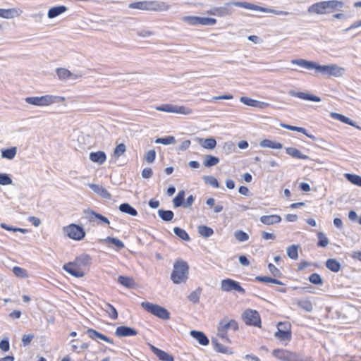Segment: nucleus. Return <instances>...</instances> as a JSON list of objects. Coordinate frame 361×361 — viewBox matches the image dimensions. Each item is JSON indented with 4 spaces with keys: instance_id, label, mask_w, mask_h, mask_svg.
I'll return each mask as SVG.
<instances>
[{
    "instance_id": "nucleus-1",
    "label": "nucleus",
    "mask_w": 361,
    "mask_h": 361,
    "mask_svg": "<svg viewBox=\"0 0 361 361\" xmlns=\"http://www.w3.org/2000/svg\"><path fill=\"white\" fill-rule=\"evenodd\" d=\"M291 63L298 65L307 70L314 69L317 72L328 76L339 77L341 76L344 72V68L338 67L336 64L322 66L316 62L302 59H293L291 60Z\"/></svg>"
},
{
    "instance_id": "nucleus-2",
    "label": "nucleus",
    "mask_w": 361,
    "mask_h": 361,
    "mask_svg": "<svg viewBox=\"0 0 361 361\" xmlns=\"http://www.w3.org/2000/svg\"><path fill=\"white\" fill-rule=\"evenodd\" d=\"M92 258L87 254L77 257L73 262L63 265V269L76 278H81L85 275V269L91 263Z\"/></svg>"
},
{
    "instance_id": "nucleus-3",
    "label": "nucleus",
    "mask_w": 361,
    "mask_h": 361,
    "mask_svg": "<svg viewBox=\"0 0 361 361\" xmlns=\"http://www.w3.org/2000/svg\"><path fill=\"white\" fill-rule=\"evenodd\" d=\"M189 267L188 263L183 259H178L173 264V270L171 275V281L179 284L185 283L188 278Z\"/></svg>"
},
{
    "instance_id": "nucleus-4",
    "label": "nucleus",
    "mask_w": 361,
    "mask_h": 361,
    "mask_svg": "<svg viewBox=\"0 0 361 361\" xmlns=\"http://www.w3.org/2000/svg\"><path fill=\"white\" fill-rule=\"evenodd\" d=\"M65 100V97L46 94L40 97H28L25 99L27 104L37 106H47L54 104L61 103Z\"/></svg>"
},
{
    "instance_id": "nucleus-5",
    "label": "nucleus",
    "mask_w": 361,
    "mask_h": 361,
    "mask_svg": "<svg viewBox=\"0 0 361 361\" xmlns=\"http://www.w3.org/2000/svg\"><path fill=\"white\" fill-rule=\"evenodd\" d=\"M247 4L245 1H230L226 2L222 6L213 7L207 11V14L210 16H215L218 17H225L227 16L232 15L233 9L232 6L244 8V6Z\"/></svg>"
},
{
    "instance_id": "nucleus-6",
    "label": "nucleus",
    "mask_w": 361,
    "mask_h": 361,
    "mask_svg": "<svg viewBox=\"0 0 361 361\" xmlns=\"http://www.w3.org/2000/svg\"><path fill=\"white\" fill-rule=\"evenodd\" d=\"M141 307L147 312L159 319L167 320L170 319L169 312L164 307L149 302H142Z\"/></svg>"
},
{
    "instance_id": "nucleus-7",
    "label": "nucleus",
    "mask_w": 361,
    "mask_h": 361,
    "mask_svg": "<svg viewBox=\"0 0 361 361\" xmlns=\"http://www.w3.org/2000/svg\"><path fill=\"white\" fill-rule=\"evenodd\" d=\"M218 336L221 338L228 341L227 332L230 330L237 331L238 330V324L234 319L226 321L225 319H221L218 324Z\"/></svg>"
},
{
    "instance_id": "nucleus-8",
    "label": "nucleus",
    "mask_w": 361,
    "mask_h": 361,
    "mask_svg": "<svg viewBox=\"0 0 361 361\" xmlns=\"http://www.w3.org/2000/svg\"><path fill=\"white\" fill-rule=\"evenodd\" d=\"M242 319L249 326H261V318L257 310L252 309L245 310L242 314Z\"/></svg>"
},
{
    "instance_id": "nucleus-9",
    "label": "nucleus",
    "mask_w": 361,
    "mask_h": 361,
    "mask_svg": "<svg viewBox=\"0 0 361 361\" xmlns=\"http://www.w3.org/2000/svg\"><path fill=\"white\" fill-rule=\"evenodd\" d=\"M273 355L282 361H305L300 355L284 349L274 350Z\"/></svg>"
},
{
    "instance_id": "nucleus-10",
    "label": "nucleus",
    "mask_w": 361,
    "mask_h": 361,
    "mask_svg": "<svg viewBox=\"0 0 361 361\" xmlns=\"http://www.w3.org/2000/svg\"><path fill=\"white\" fill-rule=\"evenodd\" d=\"M63 231L70 238L75 240H80L85 236V231L83 228L75 224L64 227Z\"/></svg>"
},
{
    "instance_id": "nucleus-11",
    "label": "nucleus",
    "mask_w": 361,
    "mask_h": 361,
    "mask_svg": "<svg viewBox=\"0 0 361 361\" xmlns=\"http://www.w3.org/2000/svg\"><path fill=\"white\" fill-rule=\"evenodd\" d=\"M221 289L224 292L236 291L243 295L245 294V290L240 283L231 279H223L221 281Z\"/></svg>"
},
{
    "instance_id": "nucleus-12",
    "label": "nucleus",
    "mask_w": 361,
    "mask_h": 361,
    "mask_svg": "<svg viewBox=\"0 0 361 361\" xmlns=\"http://www.w3.org/2000/svg\"><path fill=\"white\" fill-rule=\"evenodd\" d=\"M290 324L280 322L277 324V331L274 336L280 341H290L291 339Z\"/></svg>"
},
{
    "instance_id": "nucleus-13",
    "label": "nucleus",
    "mask_w": 361,
    "mask_h": 361,
    "mask_svg": "<svg viewBox=\"0 0 361 361\" xmlns=\"http://www.w3.org/2000/svg\"><path fill=\"white\" fill-rule=\"evenodd\" d=\"M171 8V6L164 1H148V11L162 12L167 11Z\"/></svg>"
},
{
    "instance_id": "nucleus-14",
    "label": "nucleus",
    "mask_w": 361,
    "mask_h": 361,
    "mask_svg": "<svg viewBox=\"0 0 361 361\" xmlns=\"http://www.w3.org/2000/svg\"><path fill=\"white\" fill-rule=\"evenodd\" d=\"M240 101L245 105L262 109L269 106L268 103L257 101L247 97H241Z\"/></svg>"
},
{
    "instance_id": "nucleus-15",
    "label": "nucleus",
    "mask_w": 361,
    "mask_h": 361,
    "mask_svg": "<svg viewBox=\"0 0 361 361\" xmlns=\"http://www.w3.org/2000/svg\"><path fill=\"white\" fill-rule=\"evenodd\" d=\"M137 334V331L127 326H120L117 327L115 335L118 337L132 336Z\"/></svg>"
},
{
    "instance_id": "nucleus-16",
    "label": "nucleus",
    "mask_w": 361,
    "mask_h": 361,
    "mask_svg": "<svg viewBox=\"0 0 361 361\" xmlns=\"http://www.w3.org/2000/svg\"><path fill=\"white\" fill-rule=\"evenodd\" d=\"M88 186L92 191L101 196L102 198L106 200H110L111 198V194L103 186L94 183H89Z\"/></svg>"
},
{
    "instance_id": "nucleus-17",
    "label": "nucleus",
    "mask_w": 361,
    "mask_h": 361,
    "mask_svg": "<svg viewBox=\"0 0 361 361\" xmlns=\"http://www.w3.org/2000/svg\"><path fill=\"white\" fill-rule=\"evenodd\" d=\"M22 13V11L12 8L8 9L0 8V18L5 19H11L15 17H18Z\"/></svg>"
},
{
    "instance_id": "nucleus-18",
    "label": "nucleus",
    "mask_w": 361,
    "mask_h": 361,
    "mask_svg": "<svg viewBox=\"0 0 361 361\" xmlns=\"http://www.w3.org/2000/svg\"><path fill=\"white\" fill-rule=\"evenodd\" d=\"M85 333L92 340L101 339L107 343H114L113 340L93 329H88Z\"/></svg>"
},
{
    "instance_id": "nucleus-19",
    "label": "nucleus",
    "mask_w": 361,
    "mask_h": 361,
    "mask_svg": "<svg viewBox=\"0 0 361 361\" xmlns=\"http://www.w3.org/2000/svg\"><path fill=\"white\" fill-rule=\"evenodd\" d=\"M56 72L61 80H75L81 76L72 73L70 71L63 68H57Z\"/></svg>"
},
{
    "instance_id": "nucleus-20",
    "label": "nucleus",
    "mask_w": 361,
    "mask_h": 361,
    "mask_svg": "<svg viewBox=\"0 0 361 361\" xmlns=\"http://www.w3.org/2000/svg\"><path fill=\"white\" fill-rule=\"evenodd\" d=\"M330 116L332 118H334V119L338 120L343 123L348 124V125L353 126L359 130H361L360 126L356 125V123L354 121H353L349 118L346 117L345 116H344L343 114H341L338 113H335V112H331L330 114Z\"/></svg>"
},
{
    "instance_id": "nucleus-21",
    "label": "nucleus",
    "mask_w": 361,
    "mask_h": 361,
    "mask_svg": "<svg viewBox=\"0 0 361 361\" xmlns=\"http://www.w3.org/2000/svg\"><path fill=\"white\" fill-rule=\"evenodd\" d=\"M309 13H314L317 14H325L327 13L328 11L326 8L325 1H320L316 4H312L308 8Z\"/></svg>"
},
{
    "instance_id": "nucleus-22",
    "label": "nucleus",
    "mask_w": 361,
    "mask_h": 361,
    "mask_svg": "<svg viewBox=\"0 0 361 361\" xmlns=\"http://www.w3.org/2000/svg\"><path fill=\"white\" fill-rule=\"evenodd\" d=\"M190 334L193 338L196 339L200 345H207L209 344V341L202 331L192 330Z\"/></svg>"
},
{
    "instance_id": "nucleus-23",
    "label": "nucleus",
    "mask_w": 361,
    "mask_h": 361,
    "mask_svg": "<svg viewBox=\"0 0 361 361\" xmlns=\"http://www.w3.org/2000/svg\"><path fill=\"white\" fill-rule=\"evenodd\" d=\"M151 350L156 355L159 360L162 361H173L174 358L172 355H169L166 352L159 349L154 345H151Z\"/></svg>"
},
{
    "instance_id": "nucleus-24",
    "label": "nucleus",
    "mask_w": 361,
    "mask_h": 361,
    "mask_svg": "<svg viewBox=\"0 0 361 361\" xmlns=\"http://www.w3.org/2000/svg\"><path fill=\"white\" fill-rule=\"evenodd\" d=\"M260 221L265 225H273L281 221V217L277 214L264 215L260 217Z\"/></svg>"
},
{
    "instance_id": "nucleus-25",
    "label": "nucleus",
    "mask_w": 361,
    "mask_h": 361,
    "mask_svg": "<svg viewBox=\"0 0 361 361\" xmlns=\"http://www.w3.org/2000/svg\"><path fill=\"white\" fill-rule=\"evenodd\" d=\"M67 9V7L63 5L51 7L48 11L47 17L50 19L54 18L66 12Z\"/></svg>"
},
{
    "instance_id": "nucleus-26",
    "label": "nucleus",
    "mask_w": 361,
    "mask_h": 361,
    "mask_svg": "<svg viewBox=\"0 0 361 361\" xmlns=\"http://www.w3.org/2000/svg\"><path fill=\"white\" fill-rule=\"evenodd\" d=\"M324 1L328 13L330 11L341 10L344 5L343 1L338 0H329Z\"/></svg>"
},
{
    "instance_id": "nucleus-27",
    "label": "nucleus",
    "mask_w": 361,
    "mask_h": 361,
    "mask_svg": "<svg viewBox=\"0 0 361 361\" xmlns=\"http://www.w3.org/2000/svg\"><path fill=\"white\" fill-rule=\"evenodd\" d=\"M243 6H244V8H246V9L258 11H262V12H264V13H274V14L276 15L277 10H275V9L262 7V6H257V5L251 4V3H248V2H247V4H245Z\"/></svg>"
},
{
    "instance_id": "nucleus-28",
    "label": "nucleus",
    "mask_w": 361,
    "mask_h": 361,
    "mask_svg": "<svg viewBox=\"0 0 361 361\" xmlns=\"http://www.w3.org/2000/svg\"><path fill=\"white\" fill-rule=\"evenodd\" d=\"M90 159L93 161L102 164L106 159V154L102 151H98L96 152H91L90 154Z\"/></svg>"
},
{
    "instance_id": "nucleus-29",
    "label": "nucleus",
    "mask_w": 361,
    "mask_h": 361,
    "mask_svg": "<svg viewBox=\"0 0 361 361\" xmlns=\"http://www.w3.org/2000/svg\"><path fill=\"white\" fill-rule=\"evenodd\" d=\"M199 144L204 148L213 149L216 145V141L214 138L210 137L207 139L197 138Z\"/></svg>"
},
{
    "instance_id": "nucleus-30",
    "label": "nucleus",
    "mask_w": 361,
    "mask_h": 361,
    "mask_svg": "<svg viewBox=\"0 0 361 361\" xmlns=\"http://www.w3.org/2000/svg\"><path fill=\"white\" fill-rule=\"evenodd\" d=\"M286 151L288 155H290L294 158H297V159H309L308 156L303 154L300 150H298L296 148L287 147V148H286Z\"/></svg>"
},
{
    "instance_id": "nucleus-31",
    "label": "nucleus",
    "mask_w": 361,
    "mask_h": 361,
    "mask_svg": "<svg viewBox=\"0 0 361 361\" xmlns=\"http://www.w3.org/2000/svg\"><path fill=\"white\" fill-rule=\"evenodd\" d=\"M119 210L122 213L128 214L133 216L137 215V210L128 203H123L120 204Z\"/></svg>"
},
{
    "instance_id": "nucleus-32",
    "label": "nucleus",
    "mask_w": 361,
    "mask_h": 361,
    "mask_svg": "<svg viewBox=\"0 0 361 361\" xmlns=\"http://www.w3.org/2000/svg\"><path fill=\"white\" fill-rule=\"evenodd\" d=\"M118 282L128 288H134L135 286L133 279L128 276H119L118 278Z\"/></svg>"
},
{
    "instance_id": "nucleus-33",
    "label": "nucleus",
    "mask_w": 361,
    "mask_h": 361,
    "mask_svg": "<svg viewBox=\"0 0 361 361\" xmlns=\"http://www.w3.org/2000/svg\"><path fill=\"white\" fill-rule=\"evenodd\" d=\"M296 305L307 312H311L313 310V305L309 300H298Z\"/></svg>"
},
{
    "instance_id": "nucleus-34",
    "label": "nucleus",
    "mask_w": 361,
    "mask_h": 361,
    "mask_svg": "<svg viewBox=\"0 0 361 361\" xmlns=\"http://www.w3.org/2000/svg\"><path fill=\"white\" fill-rule=\"evenodd\" d=\"M300 245H291L286 248V252L288 257L291 259L296 260L298 258V249Z\"/></svg>"
},
{
    "instance_id": "nucleus-35",
    "label": "nucleus",
    "mask_w": 361,
    "mask_h": 361,
    "mask_svg": "<svg viewBox=\"0 0 361 361\" xmlns=\"http://www.w3.org/2000/svg\"><path fill=\"white\" fill-rule=\"evenodd\" d=\"M259 145L262 147H269L271 149H281L283 147V145L280 142H273L268 139L262 140Z\"/></svg>"
},
{
    "instance_id": "nucleus-36",
    "label": "nucleus",
    "mask_w": 361,
    "mask_h": 361,
    "mask_svg": "<svg viewBox=\"0 0 361 361\" xmlns=\"http://www.w3.org/2000/svg\"><path fill=\"white\" fill-rule=\"evenodd\" d=\"M326 267L333 272H338L341 269V264L336 259H329L326 262Z\"/></svg>"
},
{
    "instance_id": "nucleus-37",
    "label": "nucleus",
    "mask_w": 361,
    "mask_h": 361,
    "mask_svg": "<svg viewBox=\"0 0 361 361\" xmlns=\"http://www.w3.org/2000/svg\"><path fill=\"white\" fill-rule=\"evenodd\" d=\"M199 234L203 238H209L214 234V230L207 226L201 225L197 227Z\"/></svg>"
},
{
    "instance_id": "nucleus-38",
    "label": "nucleus",
    "mask_w": 361,
    "mask_h": 361,
    "mask_svg": "<svg viewBox=\"0 0 361 361\" xmlns=\"http://www.w3.org/2000/svg\"><path fill=\"white\" fill-rule=\"evenodd\" d=\"M185 191L180 190L178 192V195L173 198V203L175 207H183L185 204L184 199H185Z\"/></svg>"
},
{
    "instance_id": "nucleus-39",
    "label": "nucleus",
    "mask_w": 361,
    "mask_h": 361,
    "mask_svg": "<svg viewBox=\"0 0 361 361\" xmlns=\"http://www.w3.org/2000/svg\"><path fill=\"white\" fill-rule=\"evenodd\" d=\"M159 216L164 221H170L173 219L174 214L171 210H158Z\"/></svg>"
},
{
    "instance_id": "nucleus-40",
    "label": "nucleus",
    "mask_w": 361,
    "mask_h": 361,
    "mask_svg": "<svg viewBox=\"0 0 361 361\" xmlns=\"http://www.w3.org/2000/svg\"><path fill=\"white\" fill-rule=\"evenodd\" d=\"M17 152V148L16 147H12L11 148L4 149L1 150V157L8 159H13Z\"/></svg>"
},
{
    "instance_id": "nucleus-41",
    "label": "nucleus",
    "mask_w": 361,
    "mask_h": 361,
    "mask_svg": "<svg viewBox=\"0 0 361 361\" xmlns=\"http://www.w3.org/2000/svg\"><path fill=\"white\" fill-rule=\"evenodd\" d=\"M219 162V159L216 157L207 154L205 155L203 164L206 167H211L216 165Z\"/></svg>"
},
{
    "instance_id": "nucleus-42",
    "label": "nucleus",
    "mask_w": 361,
    "mask_h": 361,
    "mask_svg": "<svg viewBox=\"0 0 361 361\" xmlns=\"http://www.w3.org/2000/svg\"><path fill=\"white\" fill-rule=\"evenodd\" d=\"M102 240L108 244L111 243V244L114 245L119 250L123 249L125 247L123 241H121V240H119L118 238H114V237L109 236V237L106 238L105 239H102Z\"/></svg>"
},
{
    "instance_id": "nucleus-43",
    "label": "nucleus",
    "mask_w": 361,
    "mask_h": 361,
    "mask_svg": "<svg viewBox=\"0 0 361 361\" xmlns=\"http://www.w3.org/2000/svg\"><path fill=\"white\" fill-rule=\"evenodd\" d=\"M128 6L132 9L148 11V1L133 2L130 3Z\"/></svg>"
},
{
    "instance_id": "nucleus-44",
    "label": "nucleus",
    "mask_w": 361,
    "mask_h": 361,
    "mask_svg": "<svg viewBox=\"0 0 361 361\" xmlns=\"http://www.w3.org/2000/svg\"><path fill=\"white\" fill-rule=\"evenodd\" d=\"M202 293V288L198 287L194 291H192L188 296V300L194 304L198 303L200 301V297Z\"/></svg>"
},
{
    "instance_id": "nucleus-45",
    "label": "nucleus",
    "mask_w": 361,
    "mask_h": 361,
    "mask_svg": "<svg viewBox=\"0 0 361 361\" xmlns=\"http://www.w3.org/2000/svg\"><path fill=\"white\" fill-rule=\"evenodd\" d=\"M104 310L111 319H116L118 318V312L116 308L111 304L106 303Z\"/></svg>"
},
{
    "instance_id": "nucleus-46",
    "label": "nucleus",
    "mask_w": 361,
    "mask_h": 361,
    "mask_svg": "<svg viewBox=\"0 0 361 361\" xmlns=\"http://www.w3.org/2000/svg\"><path fill=\"white\" fill-rule=\"evenodd\" d=\"M173 232L180 239H182L185 241L190 240V238L189 235L184 229L179 228V227H175L173 228Z\"/></svg>"
},
{
    "instance_id": "nucleus-47",
    "label": "nucleus",
    "mask_w": 361,
    "mask_h": 361,
    "mask_svg": "<svg viewBox=\"0 0 361 361\" xmlns=\"http://www.w3.org/2000/svg\"><path fill=\"white\" fill-rule=\"evenodd\" d=\"M87 213L90 214V216L89 217L90 221H93V217H94L95 219L100 220L101 222H102V223H104L106 224H109V223H110L109 219L106 217H105L104 216H103L99 213H96L95 212H94L92 210L87 211Z\"/></svg>"
},
{
    "instance_id": "nucleus-48",
    "label": "nucleus",
    "mask_w": 361,
    "mask_h": 361,
    "mask_svg": "<svg viewBox=\"0 0 361 361\" xmlns=\"http://www.w3.org/2000/svg\"><path fill=\"white\" fill-rule=\"evenodd\" d=\"M298 98L305 99V100H308V101L317 102H319L321 101V98L317 96L311 94L310 93L302 92H300V95H298Z\"/></svg>"
},
{
    "instance_id": "nucleus-49",
    "label": "nucleus",
    "mask_w": 361,
    "mask_h": 361,
    "mask_svg": "<svg viewBox=\"0 0 361 361\" xmlns=\"http://www.w3.org/2000/svg\"><path fill=\"white\" fill-rule=\"evenodd\" d=\"M174 113L183 115H190L192 114V110L190 108L185 106L174 105Z\"/></svg>"
},
{
    "instance_id": "nucleus-50",
    "label": "nucleus",
    "mask_w": 361,
    "mask_h": 361,
    "mask_svg": "<svg viewBox=\"0 0 361 361\" xmlns=\"http://www.w3.org/2000/svg\"><path fill=\"white\" fill-rule=\"evenodd\" d=\"M154 142L157 144L168 145L175 143L176 139L173 136H167L164 137L157 138Z\"/></svg>"
},
{
    "instance_id": "nucleus-51",
    "label": "nucleus",
    "mask_w": 361,
    "mask_h": 361,
    "mask_svg": "<svg viewBox=\"0 0 361 361\" xmlns=\"http://www.w3.org/2000/svg\"><path fill=\"white\" fill-rule=\"evenodd\" d=\"M345 176L353 184L361 187V176L350 173H346Z\"/></svg>"
},
{
    "instance_id": "nucleus-52",
    "label": "nucleus",
    "mask_w": 361,
    "mask_h": 361,
    "mask_svg": "<svg viewBox=\"0 0 361 361\" xmlns=\"http://www.w3.org/2000/svg\"><path fill=\"white\" fill-rule=\"evenodd\" d=\"M212 343L214 345L216 351L221 353H228V348L226 346L222 345L221 343H219L216 338H213L212 340Z\"/></svg>"
},
{
    "instance_id": "nucleus-53",
    "label": "nucleus",
    "mask_w": 361,
    "mask_h": 361,
    "mask_svg": "<svg viewBox=\"0 0 361 361\" xmlns=\"http://www.w3.org/2000/svg\"><path fill=\"white\" fill-rule=\"evenodd\" d=\"M216 19L207 17H199L198 25H214L216 23Z\"/></svg>"
},
{
    "instance_id": "nucleus-54",
    "label": "nucleus",
    "mask_w": 361,
    "mask_h": 361,
    "mask_svg": "<svg viewBox=\"0 0 361 361\" xmlns=\"http://www.w3.org/2000/svg\"><path fill=\"white\" fill-rule=\"evenodd\" d=\"M309 281L314 285H322L323 279L321 276L317 273H313L310 275Z\"/></svg>"
},
{
    "instance_id": "nucleus-55",
    "label": "nucleus",
    "mask_w": 361,
    "mask_h": 361,
    "mask_svg": "<svg viewBox=\"0 0 361 361\" xmlns=\"http://www.w3.org/2000/svg\"><path fill=\"white\" fill-rule=\"evenodd\" d=\"M317 246L325 247L329 244V240L326 237V235L322 232H319L317 233Z\"/></svg>"
},
{
    "instance_id": "nucleus-56",
    "label": "nucleus",
    "mask_w": 361,
    "mask_h": 361,
    "mask_svg": "<svg viewBox=\"0 0 361 361\" xmlns=\"http://www.w3.org/2000/svg\"><path fill=\"white\" fill-rule=\"evenodd\" d=\"M203 180H204V182L207 184L210 185L213 188H219V182L217 180V179L216 178H214V176H205L203 177Z\"/></svg>"
},
{
    "instance_id": "nucleus-57",
    "label": "nucleus",
    "mask_w": 361,
    "mask_h": 361,
    "mask_svg": "<svg viewBox=\"0 0 361 361\" xmlns=\"http://www.w3.org/2000/svg\"><path fill=\"white\" fill-rule=\"evenodd\" d=\"M234 236L235 239L239 242H245L249 239L248 234L241 230L235 231L234 233Z\"/></svg>"
},
{
    "instance_id": "nucleus-58",
    "label": "nucleus",
    "mask_w": 361,
    "mask_h": 361,
    "mask_svg": "<svg viewBox=\"0 0 361 361\" xmlns=\"http://www.w3.org/2000/svg\"><path fill=\"white\" fill-rule=\"evenodd\" d=\"M183 21L191 25H198L199 16H183L182 18Z\"/></svg>"
},
{
    "instance_id": "nucleus-59",
    "label": "nucleus",
    "mask_w": 361,
    "mask_h": 361,
    "mask_svg": "<svg viewBox=\"0 0 361 361\" xmlns=\"http://www.w3.org/2000/svg\"><path fill=\"white\" fill-rule=\"evenodd\" d=\"M126 150V147L123 143H120L118 145L114 152V155L115 157H120Z\"/></svg>"
},
{
    "instance_id": "nucleus-60",
    "label": "nucleus",
    "mask_w": 361,
    "mask_h": 361,
    "mask_svg": "<svg viewBox=\"0 0 361 361\" xmlns=\"http://www.w3.org/2000/svg\"><path fill=\"white\" fill-rule=\"evenodd\" d=\"M13 180L8 174L0 173V185H7L12 184Z\"/></svg>"
},
{
    "instance_id": "nucleus-61",
    "label": "nucleus",
    "mask_w": 361,
    "mask_h": 361,
    "mask_svg": "<svg viewBox=\"0 0 361 361\" xmlns=\"http://www.w3.org/2000/svg\"><path fill=\"white\" fill-rule=\"evenodd\" d=\"M281 126L283 128H286V129H288L290 130L297 131L299 133H302L303 134H306V130L302 127L293 126H290V125L284 124V123H281Z\"/></svg>"
},
{
    "instance_id": "nucleus-62",
    "label": "nucleus",
    "mask_w": 361,
    "mask_h": 361,
    "mask_svg": "<svg viewBox=\"0 0 361 361\" xmlns=\"http://www.w3.org/2000/svg\"><path fill=\"white\" fill-rule=\"evenodd\" d=\"M157 111L174 113V105L172 104H163L156 107Z\"/></svg>"
},
{
    "instance_id": "nucleus-63",
    "label": "nucleus",
    "mask_w": 361,
    "mask_h": 361,
    "mask_svg": "<svg viewBox=\"0 0 361 361\" xmlns=\"http://www.w3.org/2000/svg\"><path fill=\"white\" fill-rule=\"evenodd\" d=\"M13 272L16 276L18 277L24 278L27 276L26 271L19 267H14L13 268Z\"/></svg>"
},
{
    "instance_id": "nucleus-64",
    "label": "nucleus",
    "mask_w": 361,
    "mask_h": 361,
    "mask_svg": "<svg viewBox=\"0 0 361 361\" xmlns=\"http://www.w3.org/2000/svg\"><path fill=\"white\" fill-rule=\"evenodd\" d=\"M155 157H156L155 150L151 149L147 152V154L145 157V159L147 163H152L154 161Z\"/></svg>"
}]
</instances>
